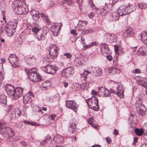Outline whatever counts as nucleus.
Instances as JSON below:
<instances>
[{
	"label": "nucleus",
	"instance_id": "31",
	"mask_svg": "<svg viewBox=\"0 0 147 147\" xmlns=\"http://www.w3.org/2000/svg\"><path fill=\"white\" fill-rule=\"evenodd\" d=\"M23 99L24 103L25 104L30 103L32 101V98L26 94L23 95Z\"/></svg>",
	"mask_w": 147,
	"mask_h": 147
},
{
	"label": "nucleus",
	"instance_id": "60",
	"mask_svg": "<svg viewBox=\"0 0 147 147\" xmlns=\"http://www.w3.org/2000/svg\"><path fill=\"white\" fill-rule=\"evenodd\" d=\"M26 95H27V96H28L30 97H34V94L32 92V91H30L29 92H28L26 94Z\"/></svg>",
	"mask_w": 147,
	"mask_h": 147
},
{
	"label": "nucleus",
	"instance_id": "53",
	"mask_svg": "<svg viewBox=\"0 0 147 147\" xmlns=\"http://www.w3.org/2000/svg\"><path fill=\"white\" fill-rule=\"evenodd\" d=\"M5 125L4 121L2 119H0V130L2 129L3 127Z\"/></svg>",
	"mask_w": 147,
	"mask_h": 147
},
{
	"label": "nucleus",
	"instance_id": "45",
	"mask_svg": "<svg viewBox=\"0 0 147 147\" xmlns=\"http://www.w3.org/2000/svg\"><path fill=\"white\" fill-rule=\"evenodd\" d=\"M93 32V30L92 29L89 28L88 29H86L82 31V34L85 35L87 34L88 33H92Z\"/></svg>",
	"mask_w": 147,
	"mask_h": 147
},
{
	"label": "nucleus",
	"instance_id": "21",
	"mask_svg": "<svg viewBox=\"0 0 147 147\" xmlns=\"http://www.w3.org/2000/svg\"><path fill=\"white\" fill-rule=\"evenodd\" d=\"M24 89L21 87L16 88L14 91V94L13 96L14 99H17L23 95V91Z\"/></svg>",
	"mask_w": 147,
	"mask_h": 147
},
{
	"label": "nucleus",
	"instance_id": "19",
	"mask_svg": "<svg viewBox=\"0 0 147 147\" xmlns=\"http://www.w3.org/2000/svg\"><path fill=\"white\" fill-rule=\"evenodd\" d=\"M5 90L8 95L13 97L15 89L13 86L7 84L5 86Z\"/></svg>",
	"mask_w": 147,
	"mask_h": 147
},
{
	"label": "nucleus",
	"instance_id": "35",
	"mask_svg": "<svg viewBox=\"0 0 147 147\" xmlns=\"http://www.w3.org/2000/svg\"><path fill=\"white\" fill-rule=\"evenodd\" d=\"M95 121V120L93 117L89 118L88 120V123L91 125L92 127L95 129H98V126L94 123Z\"/></svg>",
	"mask_w": 147,
	"mask_h": 147
},
{
	"label": "nucleus",
	"instance_id": "26",
	"mask_svg": "<svg viewBox=\"0 0 147 147\" xmlns=\"http://www.w3.org/2000/svg\"><path fill=\"white\" fill-rule=\"evenodd\" d=\"M137 54L138 55H147V46H143L138 49Z\"/></svg>",
	"mask_w": 147,
	"mask_h": 147
},
{
	"label": "nucleus",
	"instance_id": "57",
	"mask_svg": "<svg viewBox=\"0 0 147 147\" xmlns=\"http://www.w3.org/2000/svg\"><path fill=\"white\" fill-rule=\"evenodd\" d=\"M10 115L11 119H15L17 118L16 115L14 113L13 111L11 112Z\"/></svg>",
	"mask_w": 147,
	"mask_h": 147
},
{
	"label": "nucleus",
	"instance_id": "48",
	"mask_svg": "<svg viewBox=\"0 0 147 147\" xmlns=\"http://www.w3.org/2000/svg\"><path fill=\"white\" fill-rule=\"evenodd\" d=\"M65 1L67 3V5L70 6H73L74 5V1L72 0H63Z\"/></svg>",
	"mask_w": 147,
	"mask_h": 147
},
{
	"label": "nucleus",
	"instance_id": "6",
	"mask_svg": "<svg viewBox=\"0 0 147 147\" xmlns=\"http://www.w3.org/2000/svg\"><path fill=\"white\" fill-rule=\"evenodd\" d=\"M68 130L70 134L76 133L77 131L76 121L75 119H71L68 125Z\"/></svg>",
	"mask_w": 147,
	"mask_h": 147
},
{
	"label": "nucleus",
	"instance_id": "51",
	"mask_svg": "<svg viewBox=\"0 0 147 147\" xmlns=\"http://www.w3.org/2000/svg\"><path fill=\"white\" fill-rule=\"evenodd\" d=\"M13 107L12 105H9L7 107V110L8 112H9L11 111L13 109Z\"/></svg>",
	"mask_w": 147,
	"mask_h": 147
},
{
	"label": "nucleus",
	"instance_id": "43",
	"mask_svg": "<svg viewBox=\"0 0 147 147\" xmlns=\"http://www.w3.org/2000/svg\"><path fill=\"white\" fill-rule=\"evenodd\" d=\"M46 142L49 144H50L51 143L52 138L51 136L49 134L47 135L46 139L45 140Z\"/></svg>",
	"mask_w": 147,
	"mask_h": 147
},
{
	"label": "nucleus",
	"instance_id": "29",
	"mask_svg": "<svg viewBox=\"0 0 147 147\" xmlns=\"http://www.w3.org/2000/svg\"><path fill=\"white\" fill-rule=\"evenodd\" d=\"M73 67L70 66L67 67L63 70L61 72V74H73L74 73Z\"/></svg>",
	"mask_w": 147,
	"mask_h": 147
},
{
	"label": "nucleus",
	"instance_id": "54",
	"mask_svg": "<svg viewBox=\"0 0 147 147\" xmlns=\"http://www.w3.org/2000/svg\"><path fill=\"white\" fill-rule=\"evenodd\" d=\"M96 9V12L98 14H101L102 8H98L96 7L94 8Z\"/></svg>",
	"mask_w": 147,
	"mask_h": 147
},
{
	"label": "nucleus",
	"instance_id": "3",
	"mask_svg": "<svg viewBox=\"0 0 147 147\" xmlns=\"http://www.w3.org/2000/svg\"><path fill=\"white\" fill-rule=\"evenodd\" d=\"M135 102L134 106L136 108L137 113L140 116H144L146 113V108L143 103V100L141 97H136L135 98Z\"/></svg>",
	"mask_w": 147,
	"mask_h": 147
},
{
	"label": "nucleus",
	"instance_id": "63",
	"mask_svg": "<svg viewBox=\"0 0 147 147\" xmlns=\"http://www.w3.org/2000/svg\"><path fill=\"white\" fill-rule=\"evenodd\" d=\"M136 118V117H134L133 116H130L128 121L130 122H132L134 121H135Z\"/></svg>",
	"mask_w": 147,
	"mask_h": 147
},
{
	"label": "nucleus",
	"instance_id": "27",
	"mask_svg": "<svg viewBox=\"0 0 147 147\" xmlns=\"http://www.w3.org/2000/svg\"><path fill=\"white\" fill-rule=\"evenodd\" d=\"M138 37L142 41L147 38V32L146 31H143L138 35Z\"/></svg>",
	"mask_w": 147,
	"mask_h": 147
},
{
	"label": "nucleus",
	"instance_id": "30",
	"mask_svg": "<svg viewBox=\"0 0 147 147\" xmlns=\"http://www.w3.org/2000/svg\"><path fill=\"white\" fill-rule=\"evenodd\" d=\"M63 137L59 135H56L53 138V140L57 144H60L63 141Z\"/></svg>",
	"mask_w": 147,
	"mask_h": 147
},
{
	"label": "nucleus",
	"instance_id": "38",
	"mask_svg": "<svg viewBox=\"0 0 147 147\" xmlns=\"http://www.w3.org/2000/svg\"><path fill=\"white\" fill-rule=\"evenodd\" d=\"M134 131L135 133L138 136H142L144 133V130L142 128H136Z\"/></svg>",
	"mask_w": 147,
	"mask_h": 147
},
{
	"label": "nucleus",
	"instance_id": "9",
	"mask_svg": "<svg viewBox=\"0 0 147 147\" xmlns=\"http://www.w3.org/2000/svg\"><path fill=\"white\" fill-rule=\"evenodd\" d=\"M62 26V24L61 22L60 23H56L51 26L50 28V30L55 36H57Z\"/></svg>",
	"mask_w": 147,
	"mask_h": 147
},
{
	"label": "nucleus",
	"instance_id": "8",
	"mask_svg": "<svg viewBox=\"0 0 147 147\" xmlns=\"http://www.w3.org/2000/svg\"><path fill=\"white\" fill-rule=\"evenodd\" d=\"M65 106L67 108L76 112L77 111L78 106L74 100H68L66 101Z\"/></svg>",
	"mask_w": 147,
	"mask_h": 147
},
{
	"label": "nucleus",
	"instance_id": "50",
	"mask_svg": "<svg viewBox=\"0 0 147 147\" xmlns=\"http://www.w3.org/2000/svg\"><path fill=\"white\" fill-rule=\"evenodd\" d=\"M43 18L47 24H51L50 23H51V22L50 19H48V16L47 15H45V16H44V17Z\"/></svg>",
	"mask_w": 147,
	"mask_h": 147
},
{
	"label": "nucleus",
	"instance_id": "36",
	"mask_svg": "<svg viewBox=\"0 0 147 147\" xmlns=\"http://www.w3.org/2000/svg\"><path fill=\"white\" fill-rule=\"evenodd\" d=\"M120 87L119 86L117 87V88L118 89V91L117 92H116L115 94L120 98H123L124 97V89L123 88H122L121 89V91H119Z\"/></svg>",
	"mask_w": 147,
	"mask_h": 147
},
{
	"label": "nucleus",
	"instance_id": "12",
	"mask_svg": "<svg viewBox=\"0 0 147 147\" xmlns=\"http://www.w3.org/2000/svg\"><path fill=\"white\" fill-rule=\"evenodd\" d=\"M135 79L137 83L139 85L147 89V78L145 77H142L140 76H137Z\"/></svg>",
	"mask_w": 147,
	"mask_h": 147
},
{
	"label": "nucleus",
	"instance_id": "18",
	"mask_svg": "<svg viewBox=\"0 0 147 147\" xmlns=\"http://www.w3.org/2000/svg\"><path fill=\"white\" fill-rule=\"evenodd\" d=\"M28 78L34 83H36L41 80L42 77L40 74H27Z\"/></svg>",
	"mask_w": 147,
	"mask_h": 147
},
{
	"label": "nucleus",
	"instance_id": "39",
	"mask_svg": "<svg viewBox=\"0 0 147 147\" xmlns=\"http://www.w3.org/2000/svg\"><path fill=\"white\" fill-rule=\"evenodd\" d=\"M8 138L14 136L15 134V132L13 129L9 127H8Z\"/></svg>",
	"mask_w": 147,
	"mask_h": 147
},
{
	"label": "nucleus",
	"instance_id": "34",
	"mask_svg": "<svg viewBox=\"0 0 147 147\" xmlns=\"http://www.w3.org/2000/svg\"><path fill=\"white\" fill-rule=\"evenodd\" d=\"M23 0H14L12 4V7L22 6Z\"/></svg>",
	"mask_w": 147,
	"mask_h": 147
},
{
	"label": "nucleus",
	"instance_id": "10",
	"mask_svg": "<svg viewBox=\"0 0 147 147\" xmlns=\"http://www.w3.org/2000/svg\"><path fill=\"white\" fill-rule=\"evenodd\" d=\"M12 7L13 8L14 12L15 13L18 15H25L27 14L28 11V10L27 8L22 6H18Z\"/></svg>",
	"mask_w": 147,
	"mask_h": 147
},
{
	"label": "nucleus",
	"instance_id": "24",
	"mask_svg": "<svg viewBox=\"0 0 147 147\" xmlns=\"http://www.w3.org/2000/svg\"><path fill=\"white\" fill-rule=\"evenodd\" d=\"M51 82L49 80H47L42 83L41 88L42 90H48L51 87Z\"/></svg>",
	"mask_w": 147,
	"mask_h": 147
},
{
	"label": "nucleus",
	"instance_id": "64",
	"mask_svg": "<svg viewBox=\"0 0 147 147\" xmlns=\"http://www.w3.org/2000/svg\"><path fill=\"white\" fill-rule=\"evenodd\" d=\"M90 5L92 7V8L94 9L96 7L95 5L94 4L92 0H90L89 2Z\"/></svg>",
	"mask_w": 147,
	"mask_h": 147
},
{
	"label": "nucleus",
	"instance_id": "15",
	"mask_svg": "<svg viewBox=\"0 0 147 147\" xmlns=\"http://www.w3.org/2000/svg\"><path fill=\"white\" fill-rule=\"evenodd\" d=\"M10 63L14 67H18L19 65V63L17 57L15 54H10L8 58Z\"/></svg>",
	"mask_w": 147,
	"mask_h": 147
},
{
	"label": "nucleus",
	"instance_id": "41",
	"mask_svg": "<svg viewBox=\"0 0 147 147\" xmlns=\"http://www.w3.org/2000/svg\"><path fill=\"white\" fill-rule=\"evenodd\" d=\"M24 123L28 125H31L32 126L37 125L38 126L39 125V124H36V122H30L28 120H25L24 121Z\"/></svg>",
	"mask_w": 147,
	"mask_h": 147
},
{
	"label": "nucleus",
	"instance_id": "32",
	"mask_svg": "<svg viewBox=\"0 0 147 147\" xmlns=\"http://www.w3.org/2000/svg\"><path fill=\"white\" fill-rule=\"evenodd\" d=\"M26 74H38L37 73L38 69L36 68L33 67L30 69H24Z\"/></svg>",
	"mask_w": 147,
	"mask_h": 147
},
{
	"label": "nucleus",
	"instance_id": "42",
	"mask_svg": "<svg viewBox=\"0 0 147 147\" xmlns=\"http://www.w3.org/2000/svg\"><path fill=\"white\" fill-rule=\"evenodd\" d=\"M138 6L139 8L141 9H147V3H140L138 4Z\"/></svg>",
	"mask_w": 147,
	"mask_h": 147
},
{
	"label": "nucleus",
	"instance_id": "7",
	"mask_svg": "<svg viewBox=\"0 0 147 147\" xmlns=\"http://www.w3.org/2000/svg\"><path fill=\"white\" fill-rule=\"evenodd\" d=\"M58 69L57 67L51 64H47L43 68V71L47 74H55Z\"/></svg>",
	"mask_w": 147,
	"mask_h": 147
},
{
	"label": "nucleus",
	"instance_id": "44",
	"mask_svg": "<svg viewBox=\"0 0 147 147\" xmlns=\"http://www.w3.org/2000/svg\"><path fill=\"white\" fill-rule=\"evenodd\" d=\"M13 111L14 113H15V115H16L17 118H18L20 116L21 111L18 108L15 109Z\"/></svg>",
	"mask_w": 147,
	"mask_h": 147
},
{
	"label": "nucleus",
	"instance_id": "20",
	"mask_svg": "<svg viewBox=\"0 0 147 147\" xmlns=\"http://www.w3.org/2000/svg\"><path fill=\"white\" fill-rule=\"evenodd\" d=\"M47 33V31L43 29L34 36L38 41L42 40L45 39Z\"/></svg>",
	"mask_w": 147,
	"mask_h": 147
},
{
	"label": "nucleus",
	"instance_id": "25",
	"mask_svg": "<svg viewBox=\"0 0 147 147\" xmlns=\"http://www.w3.org/2000/svg\"><path fill=\"white\" fill-rule=\"evenodd\" d=\"M124 36L125 38L134 36V33L131 28H129L126 29L123 32Z\"/></svg>",
	"mask_w": 147,
	"mask_h": 147
},
{
	"label": "nucleus",
	"instance_id": "58",
	"mask_svg": "<svg viewBox=\"0 0 147 147\" xmlns=\"http://www.w3.org/2000/svg\"><path fill=\"white\" fill-rule=\"evenodd\" d=\"M115 71L116 74L120 73L121 72V70L120 69H118V68L115 67L111 73H113V72Z\"/></svg>",
	"mask_w": 147,
	"mask_h": 147
},
{
	"label": "nucleus",
	"instance_id": "37",
	"mask_svg": "<svg viewBox=\"0 0 147 147\" xmlns=\"http://www.w3.org/2000/svg\"><path fill=\"white\" fill-rule=\"evenodd\" d=\"M8 127L3 128L0 131V134L3 135L4 137L8 138Z\"/></svg>",
	"mask_w": 147,
	"mask_h": 147
},
{
	"label": "nucleus",
	"instance_id": "49",
	"mask_svg": "<svg viewBox=\"0 0 147 147\" xmlns=\"http://www.w3.org/2000/svg\"><path fill=\"white\" fill-rule=\"evenodd\" d=\"M113 63L114 65L117 66L118 65V57H115L113 59Z\"/></svg>",
	"mask_w": 147,
	"mask_h": 147
},
{
	"label": "nucleus",
	"instance_id": "55",
	"mask_svg": "<svg viewBox=\"0 0 147 147\" xmlns=\"http://www.w3.org/2000/svg\"><path fill=\"white\" fill-rule=\"evenodd\" d=\"M64 56H65L68 59H70L72 57V55L71 54L68 53H64L63 54Z\"/></svg>",
	"mask_w": 147,
	"mask_h": 147
},
{
	"label": "nucleus",
	"instance_id": "11",
	"mask_svg": "<svg viewBox=\"0 0 147 147\" xmlns=\"http://www.w3.org/2000/svg\"><path fill=\"white\" fill-rule=\"evenodd\" d=\"M30 13L33 19L36 21L38 20L40 16L43 17L44 16H45L44 13L43 12L39 13L38 11H37L34 9H33L31 10Z\"/></svg>",
	"mask_w": 147,
	"mask_h": 147
},
{
	"label": "nucleus",
	"instance_id": "2",
	"mask_svg": "<svg viewBox=\"0 0 147 147\" xmlns=\"http://www.w3.org/2000/svg\"><path fill=\"white\" fill-rule=\"evenodd\" d=\"M18 20H13L9 22L6 26L2 24L0 29L2 32H5L8 36H11L14 34L15 30L17 27Z\"/></svg>",
	"mask_w": 147,
	"mask_h": 147
},
{
	"label": "nucleus",
	"instance_id": "5",
	"mask_svg": "<svg viewBox=\"0 0 147 147\" xmlns=\"http://www.w3.org/2000/svg\"><path fill=\"white\" fill-rule=\"evenodd\" d=\"M59 48L55 44H53L50 46L49 49V53L47 55V57L51 59L50 62L54 61L59 54Z\"/></svg>",
	"mask_w": 147,
	"mask_h": 147
},
{
	"label": "nucleus",
	"instance_id": "40",
	"mask_svg": "<svg viewBox=\"0 0 147 147\" xmlns=\"http://www.w3.org/2000/svg\"><path fill=\"white\" fill-rule=\"evenodd\" d=\"M74 65L76 67L79 66L81 65L82 61L80 59L78 58H76L74 62Z\"/></svg>",
	"mask_w": 147,
	"mask_h": 147
},
{
	"label": "nucleus",
	"instance_id": "59",
	"mask_svg": "<svg viewBox=\"0 0 147 147\" xmlns=\"http://www.w3.org/2000/svg\"><path fill=\"white\" fill-rule=\"evenodd\" d=\"M57 115L54 114H52L49 116L51 119L52 121H54L55 119V118L56 117Z\"/></svg>",
	"mask_w": 147,
	"mask_h": 147
},
{
	"label": "nucleus",
	"instance_id": "47",
	"mask_svg": "<svg viewBox=\"0 0 147 147\" xmlns=\"http://www.w3.org/2000/svg\"><path fill=\"white\" fill-rule=\"evenodd\" d=\"M93 74H102L101 68L97 67L95 68L93 71Z\"/></svg>",
	"mask_w": 147,
	"mask_h": 147
},
{
	"label": "nucleus",
	"instance_id": "33",
	"mask_svg": "<svg viewBox=\"0 0 147 147\" xmlns=\"http://www.w3.org/2000/svg\"><path fill=\"white\" fill-rule=\"evenodd\" d=\"M107 7L105 6L102 8L101 13V15L102 16H106L107 15H108L109 13L111 10L110 9H109Z\"/></svg>",
	"mask_w": 147,
	"mask_h": 147
},
{
	"label": "nucleus",
	"instance_id": "52",
	"mask_svg": "<svg viewBox=\"0 0 147 147\" xmlns=\"http://www.w3.org/2000/svg\"><path fill=\"white\" fill-rule=\"evenodd\" d=\"M119 0H109V5H112L113 6L114 4L117 2Z\"/></svg>",
	"mask_w": 147,
	"mask_h": 147
},
{
	"label": "nucleus",
	"instance_id": "56",
	"mask_svg": "<svg viewBox=\"0 0 147 147\" xmlns=\"http://www.w3.org/2000/svg\"><path fill=\"white\" fill-rule=\"evenodd\" d=\"M80 78L82 80H86L87 79V75L88 74H80Z\"/></svg>",
	"mask_w": 147,
	"mask_h": 147
},
{
	"label": "nucleus",
	"instance_id": "23",
	"mask_svg": "<svg viewBox=\"0 0 147 147\" xmlns=\"http://www.w3.org/2000/svg\"><path fill=\"white\" fill-rule=\"evenodd\" d=\"M43 29L41 28L40 26L39 25L36 24H35L32 26V31L33 33V35L35 36Z\"/></svg>",
	"mask_w": 147,
	"mask_h": 147
},
{
	"label": "nucleus",
	"instance_id": "46",
	"mask_svg": "<svg viewBox=\"0 0 147 147\" xmlns=\"http://www.w3.org/2000/svg\"><path fill=\"white\" fill-rule=\"evenodd\" d=\"M51 60V59L48 58L46 57H44L42 59V63H45L46 65L48 64V63H51L52 62H50Z\"/></svg>",
	"mask_w": 147,
	"mask_h": 147
},
{
	"label": "nucleus",
	"instance_id": "16",
	"mask_svg": "<svg viewBox=\"0 0 147 147\" xmlns=\"http://www.w3.org/2000/svg\"><path fill=\"white\" fill-rule=\"evenodd\" d=\"M99 47L101 50V53L103 55H104V54L107 55L110 54L109 49L107 44L105 43H101Z\"/></svg>",
	"mask_w": 147,
	"mask_h": 147
},
{
	"label": "nucleus",
	"instance_id": "1",
	"mask_svg": "<svg viewBox=\"0 0 147 147\" xmlns=\"http://www.w3.org/2000/svg\"><path fill=\"white\" fill-rule=\"evenodd\" d=\"M136 4H131L128 3L121 5L117 9V12L112 13L109 16L110 20L112 21H115L119 19L120 16H125L135 10L136 8Z\"/></svg>",
	"mask_w": 147,
	"mask_h": 147
},
{
	"label": "nucleus",
	"instance_id": "62",
	"mask_svg": "<svg viewBox=\"0 0 147 147\" xmlns=\"http://www.w3.org/2000/svg\"><path fill=\"white\" fill-rule=\"evenodd\" d=\"M105 140L108 144H110L111 142V138L109 137H107L106 138Z\"/></svg>",
	"mask_w": 147,
	"mask_h": 147
},
{
	"label": "nucleus",
	"instance_id": "14",
	"mask_svg": "<svg viewBox=\"0 0 147 147\" xmlns=\"http://www.w3.org/2000/svg\"><path fill=\"white\" fill-rule=\"evenodd\" d=\"M104 39L106 42L112 43L117 41V36L114 34L108 33L105 36Z\"/></svg>",
	"mask_w": 147,
	"mask_h": 147
},
{
	"label": "nucleus",
	"instance_id": "13",
	"mask_svg": "<svg viewBox=\"0 0 147 147\" xmlns=\"http://www.w3.org/2000/svg\"><path fill=\"white\" fill-rule=\"evenodd\" d=\"M25 61L29 65H34L36 62V58L34 55H28L24 57Z\"/></svg>",
	"mask_w": 147,
	"mask_h": 147
},
{
	"label": "nucleus",
	"instance_id": "4",
	"mask_svg": "<svg viewBox=\"0 0 147 147\" xmlns=\"http://www.w3.org/2000/svg\"><path fill=\"white\" fill-rule=\"evenodd\" d=\"M85 101L90 109L95 111H99V105L98 100L97 97L93 96L91 98L86 99Z\"/></svg>",
	"mask_w": 147,
	"mask_h": 147
},
{
	"label": "nucleus",
	"instance_id": "22",
	"mask_svg": "<svg viewBox=\"0 0 147 147\" xmlns=\"http://www.w3.org/2000/svg\"><path fill=\"white\" fill-rule=\"evenodd\" d=\"M87 24V21H81L80 20L76 28L78 31L84 30L85 29Z\"/></svg>",
	"mask_w": 147,
	"mask_h": 147
},
{
	"label": "nucleus",
	"instance_id": "17",
	"mask_svg": "<svg viewBox=\"0 0 147 147\" xmlns=\"http://www.w3.org/2000/svg\"><path fill=\"white\" fill-rule=\"evenodd\" d=\"M98 93H99L100 94H101L103 97L104 96L105 97H111L110 91L106 88L100 87L98 89Z\"/></svg>",
	"mask_w": 147,
	"mask_h": 147
},
{
	"label": "nucleus",
	"instance_id": "28",
	"mask_svg": "<svg viewBox=\"0 0 147 147\" xmlns=\"http://www.w3.org/2000/svg\"><path fill=\"white\" fill-rule=\"evenodd\" d=\"M7 97L3 94H0V104L6 106L7 102Z\"/></svg>",
	"mask_w": 147,
	"mask_h": 147
},
{
	"label": "nucleus",
	"instance_id": "61",
	"mask_svg": "<svg viewBox=\"0 0 147 147\" xmlns=\"http://www.w3.org/2000/svg\"><path fill=\"white\" fill-rule=\"evenodd\" d=\"M132 72L135 74H140L141 73L140 70L138 68L135 69V70L132 71Z\"/></svg>",
	"mask_w": 147,
	"mask_h": 147
}]
</instances>
